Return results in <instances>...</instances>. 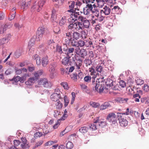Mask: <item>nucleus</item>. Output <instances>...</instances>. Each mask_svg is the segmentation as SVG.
I'll return each instance as SVG.
<instances>
[{
  "mask_svg": "<svg viewBox=\"0 0 149 149\" xmlns=\"http://www.w3.org/2000/svg\"><path fill=\"white\" fill-rule=\"evenodd\" d=\"M89 71L91 72V75L94 74V77H92V85L93 88H95V90L101 93L104 90V87L102 85L100 86V82L99 80L97 79L95 81V78L96 77L95 75H96L97 73L95 72V70L92 68H89Z\"/></svg>",
  "mask_w": 149,
  "mask_h": 149,
  "instance_id": "nucleus-1",
  "label": "nucleus"
},
{
  "mask_svg": "<svg viewBox=\"0 0 149 149\" xmlns=\"http://www.w3.org/2000/svg\"><path fill=\"white\" fill-rule=\"evenodd\" d=\"M95 1L98 3L100 1V0H84L83 2L86 3V6L83 8L84 14L85 15H88L90 14L91 12H94L93 7H95L96 6L93 3Z\"/></svg>",
  "mask_w": 149,
  "mask_h": 149,
  "instance_id": "nucleus-2",
  "label": "nucleus"
},
{
  "mask_svg": "<svg viewBox=\"0 0 149 149\" xmlns=\"http://www.w3.org/2000/svg\"><path fill=\"white\" fill-rule=\"evenodd\" d=\"M46 0H42L39 1L38 3L35 2L31 8V11L33 12L36 11L39 12L42 9V8L44 5Z\"/></svg>",
  "mask_w": 149,
  "mask_h": 149,
  "instance_id": "nucleus-3",
  "label": "nucleus"
},
{
  "mask_svg": "<svg viewBox=\"0 0 149 149\" xmlns=\"http://www.w3.org/2000/svg\"><path fill=\"white\" fill-rule=\"evenodd\" d=\"M56 66L57 64L55 62L50 63L49 65L48 71L49 73L50 77L52 79L54 77Z\"/></svg>",
  "mask_w": 149,
  "mask_h": 149,
  "instance_id": "nucleus-4",
  "label": "nucleus"
},
{
  "mask_svg": "<svg viewBox=\"0 0 149 149\" xmlns=\"http://www.w3.org/2000/svg\"><path fill=\"white\" fill-rule=\"evenodd\" d=\"M38 84L40 86H43L44 87L47 88H50L52 86L50 82H49L47 79L45 78L41 79L38 81Z\"/></svg>",
  "mask_w": 149,
  "mask_h": 149,
  "instance_id": "nucleus-5",
  "label": "nucleus"
},
{
  "mask_svg": "<svg viewBox=\"0 0 149 149\" xmlns=\"http://www.w3.org/2000/svg\"><path fill=\"white\" fill-rule=\"evenodd\" d=\"M107 120L113 124H115L117 123V118L115 113L111 112L109 113L107 116Z\"/></svg>",
  "mask_w": 149,
  "mask_h": 149,
  "instance_id": "nucleus-6",
  "label": "nucleus"
},
{
  "mask_svg": "<svg viewBox=\"0 0 149 149\" xmlns=\"http://www.w3.org/2000/svg\"><path fill=\"white\" fill-rule=\"evenodd\" d=\"M68 4L70 10H67L66 12V13L68 14V13H70L71 12L76 11V10H79L78 7H76L75 2L74 1H69L68 2Z\"/></svg>",
  "mask_w": 149,
  "mask_h": 149,
  "instance_id": "nucleus-7",
  "label": "nucleus"
},
{
  "mask_svg": "<svg viewBox=\"0 0 149 149\" xmlns=\"http://www.w3.org/2000/svg\"><path fill=\"white\" fill-rule=\"evenodd\" d=\"M69 27L72 29L73 30L74 29L77 31L80 29H83L82 23L79 22H72V23H70L69 25Z\"/></svg>",
  "mask_w": 149,
  "mask_h": 149,
  "instance_id": "nucleus-8",
  "label": "nucleus"
},
{
  "mask_svg": "<svg viewBox=\"0 0 149 149\" xmlns=\"http://www.w3.org/2000/svg\"><path fill=\"white\" fill-rule=\"evenodd\" d=\"M117 114L119 123L120 126L123 127H125L127 126L128 122L126 119L122 118L121 113H118Z\"/></svg>",
  "mask_w": 149,
  "mask_h": 149,
  "instance_id": "nucleus-9",
  "label": "nucleus"
},
{
  "mask_svg": "<svg viewBox=\"0 0 149 149\" xmlns=\"http://www.w3.org/2000/svg\"><path fill=\"white\" fill-rule=\"evenodd\" d=\"M111 10L109 6H105L101 10L100 14L102 15H108L110 14Z\"/></svg>",
  "mask_w": 149,
  "mask_h": 149,
  "instance_id": "nucleus-10",
  "label": "nucleus"
},
{
  "mask_svg": "<svg viewBox=\"0 0 149 149\" xmlns=\"http://www.w3.org/2000/svg\"><path fill=\"white\" fill-rule=\"evenodd\" d=\"M75 51L77 54L82 58H84L87 55L86 51L84 49H80L79 48H77L75 49Z\"/></svg>",
  "mask_w": 149,
  "mask_h": 149,
  "instance_id": "nucleus-11",
  "label": "nucleus"
},
{
  "mask_svg": "<svg viewBox=\"0 0 149 149\" xmlns=\"http://www.w3.org/2000/svg\"><path fill=\"white\" fill-rule=\"evenodd\" d=\"M51 100L54 102H57L60 99H61V97L60 93H54L50 96Z\"/></svg>",
  "mask_w": 149,
  "mask_h": 149,
  "instance_id": "nucleus-12",
  "label": "nucleus"
},
{
  "mask_svg": "<svg viewBox=\"0 0 149 149\" xmlns=\"http://www.w3.org/2000/svg\"><path fill=\"white\" fill-rule=\"evenodd\" d=\"M22 143L21 146L22 149H28L29 146L28 145V143L27 142L26 138L24 137L21 139Z\"/></svg>",
  "mask_w": 149,
  "mask_h": 149,
  "instance_id": "nucleus-13",
  "label": "nucleus"
},
{
  "mask_svg": "<svg viewBox=\"0 0 149 149\" xmlns=\"http://www.w3.org/2000/svg\"><path fill=\"white\" fill-rule=\"evenodd\" d=\"M74 32V30L71 28L69 27V25L68 26V29L65 32V36L69 37L70 39L72 38V36Z\"/></svg>",
  "mask_w": 149,
  "mask_h": 149,
  "instance_id": "nucleus-14",
  "label": "nucleus"
},
{
  "mask_svg": "<svg viewBox=\"0 0 149 149\" xmlns=\"http://www.w3.org/2000/svg\"><path fill=\"white\" fill-rule=\"evenodd\" d=\"M68 17L66 16H64L60 20L59 22V25L60 26L63 28L67 26L66 21L68 19Z\"/></svg>",
  "mask_w": 149,
  "mask_h": 149,
  "instance_id": "nucleus-15",
  "label": "nucleus"
},
{
  "mask_svg": "<svg viewBox=\"0 0 149 149\" xmlns=\"http://www.w3.org/2000/svg\"><path fill=\"white\" fill-rule=\"evenodd\" d=\"M11 38V35L8 34L6 35L5 38L0 39V45H2L8 42Z\"/></svg>",
  "mask_w": 149,
  "mask_h": 149,
  "instance_id": "nucleus-16",
  "label": "nucleus"
},
{
  "mask_svg": "<svg viewBox=\"0 0 149 149\" xmlns=\"http://www.w3.org/2000/svg\"><path fill=\"white\" fill-rule=\"evenodd\" d=\"M122 11L121 9L118 6H114L113 8L111 9V13L113 14H121Z\"/></svg>",
  "mask_w": 149,
  "mask_h": 149,
  "instance_id": "nucleus-17",
  "label": "nucleus"
},
{
  "mask_svg": "<svg viewBox=\"0 0 149 149\" xmlns=\"http://www.w3.org/2000/svg\"><path fill=\"white\" fill-rule=\"evenodd\" d=\"M95 123H97L98 126L103 127L106 125V122L103 120H100L99 117H97Z\"/></svg>",
  "mask_w": 149,
  "mask_h": 149,
  "instance_id": "nucleus-18",
  "label": "nucleus"
},
{
  "mask_svg": "<svg viewBox=\"0 0 149 149\" xmlns=\"http://www.w3.org/2000/svg\"><path fill=\"white\" fill-rule=\"evenodd\" d=\"M74 12H71V14H70V19L71 20L74 22L78 20L79 15H78L76 13H74Z\"/></svg>",
  "mask_w": 149,
  "mask_h": 149,
  "instance_id": "nucleus-19",
  "label": "nucleus"
},
{
  "mask_svg": "<svg viewBox=\"0 0 149 149\" xmlns=\"http://www.w3.org/2000/svg\"><path fill=\"white\" fill-rule=\"evenodd\" d=\"M70 58V56L64 57L62 60V64L65 65H71L70 62L69 61V58Z\"/></svg>",
  "mask_w": 149,
  "mask_h": 149,
  "instance_id": "nucleus-20",
  "label": "nucleus"
},
{
  "mask_svg": "<svg viewBox=\"0 0 149 149\" xmlns=\"http://www.w3.org/2000/svg\"><path fill=\"white\" fill-rule=\"evenodd\" d=\"M96 120H95L93 123L90 124L89 125V129L91 130L94 131L96 130L98 127L97 123H95Z\"/></svg>",
  "mask_w": 149,
  "mask_h": 149,
  "instance_id": "nucleus-21",
  "label": "nucleus"
},
{
  "mask_svg": "<svg viewBox=\"0 0 149 149\" xmlns=\"http://www.w3.org/2000/svg\"><path fill=\"white\" fill-rule=\"evenodd\" d=\"M37 80L36 78L32 77L29 78V80L25 82V84L27 85H31L33 84Z\"/></svg>",
  "mask_w": 149,
  "mask_h": 149,
  "instance_id": "nucleus-22",
  "label": "nucleus"
},
{
  "mask_svg": "<svg viewBox=\"0 0 149 149\" xmlns=\"http://www.w3.org/2000/svg\"><path fill=\"white\" fill-rule=\"evenodd\" d=\"M31 2L30 1H27V2H23L22 4L21 8L23 9V10L27 9L28 7L30 5Z\"/></svg>",
  "mask_w": 149,
  "mask_h": 149,
  "instance_id": "nucleus-23",
  "label": "nucleus"
},
{
  "mask_svg": "<svg viewBox=\"0 0 149 149\" xmlns=\"http://www.w3.org/2000/svg\"><path fill=\"white\" fill-rule=\"evenodd\" d=\"M49 60L47 56L44 57L42 60V63L43 67H45L48 63Z\"/></svg>",
  "mask_w": 149,
  "mask_h": 149,
  "instance_id": "nucleus-24",
  "label": "nucleus"
},
{
  "mask_svg": "<svg viewBox=\"0 0 149 149\" xmlns=\"http://www.w3.org/2000/svg\"><path fill=\"white\" fill-rule=\"evenodd\" d=\"M90 25V23L89 21L87 19H86L84 22L82 23L83 29H84V28H88Z\"/></svg>",
  "mask_w": 149,
  "mask_h": 149,
  "instance_id": "nucleus-25",
  "label": "nucleus"
},
{
  "mask_svg": "<svg viewBox=\"0 0 149 149\" xmlns=\"http://www.w3.org/2000/svg\"><path fill=\"white\" fill-rule=\"evenodd\" d=\"M115 82L113 81L112 79H108L106 82V85L107 87H109V88L113 86L114 83Z\"/></svg>",
  "mask_w": 149,
  "mask_h": 149,
  "instance_id": "nucleus-26",
  "label": "nucleus"
},
{
  "mask_svg": "<svg viewBox=\"0 0 149 149\" xmlns=\"http://www.w3.org/2000/svg\"><path fill=\"white\" fill-rule=\"evenodd\" d=\"M33 58L36 60V64L37 65H40L41 64V60L40 57L37 54H35L33 56Z\"/></svg>",
  "mask_w": 149,
  "mask_h": 149,
  "instance_id": "nucleus-27",
  "label": "nucleus"
},
{
  "mask_svg": "<svg viewBox=\"0 0 149 149\" xmlns=\"http://www.w3.org/2000/svg\"><path fill=\"white\" fill-rule=\"evenodd\" d=\"M85 46L86 47H92L93 48H95V46H93L92 42L90 40H85Z\"/></svg>",
  "mask_w": 149,
  "mask_h": 149,
  "instance_id": "nucleus-28",
  "label": "nucleus"
},
{
  "mask_svg": "<svg viewBox=\"0 0 149 149\" xmlns=\"http://www.w3.org/2000/svg\"><path fill=\"white\" fill-rule=\"evenodd\" d=\"M110 104L108 102H105L102 104L101 105L100 107V109L101 110H103L106 109L107 108L109 107Z\"/></svg>",
  "mask_w": 149,
  "mask_h": 149,
  "instance_id": "nucleus-29",
  "label": "nucleus"
},
{
  "mask_svg": "<svg viewBox=\"0 0 149 149\" xmlns=\"http://www.w3.org/2000/svg\"><path fill=\"white\" fill-rule=\"evenodd\" d=\"M43 73V70H40L38 71L35 72L34 74V75L36 78L37 79H38L39 77L41 76Z\"/></svg>",
  "mask_w": 149,
  "mask_h": 149,
  "instance_id": "nucleus-30",
  "label": "nucleus"
},
{
  "mask_svg": "<svg viewBox=\"0 0 149 149\" xmlns=\"http://www.w3.org/2000/svg\"><path fill=\"white\" fill-rule=\"evenodd\" d=\"M22 49H19L17 50L14 54V57L15 58H18L21 55Z\"/></svg>",
  "mask_w": 149,
  "mask_h": 149,
  "instance_id": "nucleus-31",
  "label": "nucleus"
},
{
  "mask_svg": "<svg viewBox=\"0 0 149 149\" xmlns=\"http://www.w3.org/2000/svg\"><path fill=\"white\" fill-rule=\"evenodd\" d=\"M72 36L73 39L77 40L79 38L80 36V34L77 32H74Z\"/></svg>",
  "mask_w": 149,
  "mask_h": 149,
  "instance_id": "nucleus-32",
  "label": "nucleus"
},
{
  "mask_svg": "<svg viewBox=\"0 0 149 149\" xmlns=\"http://www.w3.org/2000/svg\"><path fill=\"white\" fill-rule=\"evenodd\" d=\"M45 31V28L44 26L39 27L37 30V32L38 33L43 35Z\"/></svg>",
  "mask_w": 149,
  "mask_h": 149,
  "instance_id": "nucleus-33",
  "label": "nucleus"
},
{
  "mask_svg": "<svg viewBox=\"0 0 149 149\" xmlns=\"http://www.w3.org/2000/svg\"><path fill=\"white\" fill-rule=\"evenodd\" d=\"M56 18V11L53 9L52 11V14L51 20L53 21H55Z\"/></svg>",
  "mask_w": 149,
  "mask_h": 149,
  "instance_id": "nucleus-34",
  "label": "nucleus"
},
{
  "mask_svg": "<svg viewBox=\"0 0 149 149\" xmlns=\"http://www.w3.org/2000/svg\"><path fill=\"white\" fill-rule=\"evenodd\" d=\"M72 40V39H70L69 37L65 36L64 39V42L66 45H69L70 42H71Z\"/></svg>",
  "mask_w": 149,
  "mask_h": 149,
  "instance_id": "nucleus-35",
  "label": "nucleus"
},
{
  "mask_svg": "<svg viewBox=\"0 0 149 149\" xmlns=\"http://www.w3.org/2000/svg\"><path fill=\"white\" fill-rule=\"evenodd\" d=\"M88 128L86 127H81L79 129V131L82 134H85L88 131Z\"/></svg>",
  "mask_w": 149,
  "mask_h": 149,
  "instance_id": "nucleus-36",
  "label": "nucleus"
},
{
  "mask_svg": "<svg viewBox=\"0 0 149 149\" xmlns=\"http://www.w3.org/2000/svg\"><path fill=\"white\" fill-rule=\"evenodd\" d=\"M43 35L40 34L36 33V35L35 36L36 40L37 41H39L42 40V37Z\"/></svg>",
  "mask_w": 149,
  "mask_h": 149,
  "instance_id": "nucleus-37",
  "label": "nucleus"
},
{
  "mask_svg": "<svg viewBox=\"0 0 149 149\" xmlns=\"http://www.w3.org/2000/svg\"><path fill=\"white\" fill-rule=\"evenodd\" d=\"M66 146L67 149H71L73 147V145L72 142L68 141L66 143Z\"/></svg>",
  "mask_w": 149,
  "mask_h": 149,
  "instance_id": "nucleus-38",
  "label": "nucleus"
},
{
  "mask_svg": "<svg viewBox=\"0 0 149 149\" xmlns=\"http://www.w3.org/2000/svg\"><path fill=\"white\" fill-rule=\"evenodd\" d=\"M133 97L134 99V100L136 102H139V99L141 98V96L139 94L134 95Z\"/></svg>",
  "mask_w": 149,
  "mask_h": 149,
  "instance_id": "nucleus-39",
  "label": "nucleus"
},
{
  "mask_svg": "<svg viewBox=\"0 0 149 149\" xmlns=\"http://www.w3.org/2000/svg\"><path fill=\"white\" fill-rule=\"evenodd\" d=\"M16 13V12L15 11H14L13 13H11V14L8 17V19L9 20L11 21L14 19Z\"/></svg>",
  "mask_w": 149,
  "mask_h": 149,
  "instance_id": "nucleus-40",
  "label": "nucleus"
},
{
  "mask_svg": "<svg viewBox=\"0 0 149 149\" xmlns=\"http://www.w3.org/2000/svg\"><path fill=\"white\" fill-rule=\"evenodd\" d=\"M90 105L94 108H97L100 106L99 103L94 102H90Z\"/></svg>",
  "mask_w": 149,
  "mask_h": 149,
  "instance_id": "nucleus-41",
  "label": "nucleus"
},
{
  "mask_svg": "<svg viewBox=\"0 0 149 149\" xmlns=\"http://www.w3.org/2000/svg\"><path fill=\"white\" fill-rule=\"evenodd\" d=\"M84 63L86 66L90 65L92 63V61L91 60L88 58H86L84 60Z\"/></svg>",
  "mask_w": 149,
  "mask_h": 149,
  "instance_id": "nucleus-42",
  "label": "nucleus"
},
{
  "mask_svg": "<svg viewBox=\"0 0 149 149\" xmlns=\"http://www.w3.org/2000/svg\"><path fill=\"white\" fill-rule=\"evenodd\" d=\"M78 41H76L73 39L71 42V44L72 46L78 47Z\"/></svg>",
  "mask_w": 149,
  "mask_h": 149,
  "instance_id": "nucleus-43",
  "label": "nucleus"
},
{
  "mask_svg": "<svg viewBox=\"0 0 149 149\" xmlns=\"http://www.w3.org/2000/svg\"><path fill=\"white\" fill-rule=\"evenodd\" d=\"M74 51V49L73 48H70L68 49V51L67 54V55L68 56H71L70 54L72 53Z\"/></svg>",
  "mask_w": 149,
  "mask_h": 149,
  "instance_id": "nucleus-44",
  "label": "nucleus"
},
{
  "mask_svg": "<svg viewBox=\"0 0 149 149\" xmlns=\"http://www.w3.org/2000/svg\"><path fill=\"white\" fill-rule=\"evenodd\" d=\"M53 2H57V3H55V6L56 8H58L60 6L62 3V1H61V2L60 3L59 1L58 0H52Z\"/></svg>",
  "mask_w": 149,
  "mask_h": 149,
  "instance_id": "nucleus-45",
  "label": "nucleus"
},
{
  "mask_svg": "<svg viewBox=\"0 0 149 149\" xmlns=\"http://www.w3.org/2000/svg\"><path fill=\"white\" fill-rule=\"evenodd\" d=\"M102 67L100 65H98L96 68V70L97 72L101 73L103 70Z\"/></svg>",
  "mask_w": 149,
  "mask_h": 149,
  "instance_id": "nucleus-46",
  "label": "nucleus"
},
{
  "mask_svg": "<svg viewBox=\"0 0 149 149\" xmlns=\"http://www.w3.org/2000/svg\"><path fill=\"white\" fill-rule=\"evenodd\" d=\"M64 105L65 107H66L69 103V100L68 97L66 96L64 97Z\"/></svg>",
  "mask_w": 149,
  "mask_h": 149,
  "instance_id": "nucleus-47",
  "label": "nucleus"
},
{
  "mask_svg": "<svg viewBox=\"0 0 149 149\" xmlns=\"http://www.w3.org/2000/svg\"><path fill=\"white\" fill-rule=\"evenodd\" d=\"M91 20L92 21L91 23L93 24H98L97 21L96 20L95 17L93 15H92L91 16Z\"/></svg>",
  "mask_w": 149,
  "mask_h": 149,
  "instance_id": "nucleus-48",
  "label": "nucleus"
},
{
  "mask_svg": "<svg viewBox=\"0 0 149 149\" xmlns=\"http://www.w3.org/2000/svg\"><path fill=\"white\" fill-rule=\"evenodd\" d=\"M103 16V15H101L97 17H95L96 20H97L98 23L99 22H101L103 20L104 18Z\"/></svg>",
  "mask_w": 149,
  "mask_h": 149,
  "instance_id": "nucleus-49",
  "label": "nucleus"
},
{
  "mask_svg": "<svg viewBox=\"0 0 149 149\" xmlns=\"http://www.w3.org/2000/svg\"><path fill=\"white\" fill-rule=\"evenodd\" d=\"M35 36H33L32 38L30 40L29 42V45L32 46L34 43L35 41Z\"/></svg>",
  "mask_w": 149,
  "mask_h": 149,
  "instance_id": "nucleus-50",
  "label": "nucleus"
},
{
  "mask_svg": "<svg viewBox=\"0 0 149 149\" xmlns=\"http://www.w3.org/2000/svg\"><path fill=\"white\" fill-rule=\"evenodd\" d=\"M56 108L58 109H61L63 107V104L60 101L58 102L56 104Z\"/></svg>",
  "mask_w": 149,
  "mask_h": 149,
  "instance_id": "nucleus-51",
  "label": "nucleus"
},
{
  "mask_svg": "<svg viewBox=\"0 0 149 149\" xmlns=\"http://www.w3.org/2000/svg\"><path fill=\"white\" fill-rule=\"evenodd\" d=\"M91 77L89 76H86L84 79L85 81L87 83H89L91 82Z\"/></svg>",
  "mask_w": 149,
  "mask_h": 149,
  "instance_id": "nucleus-52",
  "label": "nucleus"
},
{
  "mask_svg": "<svg viewBox=\"0 0 149 149\" xmlns=\"http://www.w3.org/2000/svg\"><path fill=\"white\" fill-rule=\"evenodd\" d=\"M56 51L58 52L60 54H61L63 53V52L62 50L61 47L60 46L57 45L56 46Z\"/></svg>",
  "mask_w": 149,
  "mask_h": 149,
  "instance_id": "nucleus-53",
  "label": "nucleus"
},
{
  "mask_svg": "<svg viewBox=\"0 0 149 149\" xmlns=\"http://www.w3.org/2000/svg\"><path fill=\"white\" fill-rule=\"evenodd\" d=\"M119 85L122 88H124L126 86V84L125 82L123 80H120L119 82Z\"/></svg>",
  "mask_w": 149,
  "mask_h": 149,
  "instance_id": "nucleus-54",
  "label": "nucleus"
},
{
  "mask_svg": "<svg viewBox=\"0 0 149 149\" xmlns=\"http://www.w3.org/2000/svg\"><path fill=\"white\" fill-rule=\"evenodd\" d=\"M61 85L65 89L68 90L69 88L68 84L66 82H62L61 83Z\"/></svg>",
  "mask_w": 149,
  "mask_h": 149,
  "instance_id": "nucleus-55",
  "label": "nucleus"
},
{
  "mask_svg": "<svg viewBox=\"0 0 149 149\" xmlns=\"http://www.w3.org/2000/svg\"><path fill=\"white\" fill-rule=\"evenodd\" d=\"M13 24H12L8 23L5 24L3 25V26L6 30L7 29L11 28L13 26Z\"/></svg>",
  "mask_w": 149,
  "mask_h": 149,
  "instance_id": "nucleus-56",
  "label": "nucleus"
},
{
  "mask_svg": "<svg viewBox=\"0 0 149 149\" xmlns=\"http://www.w3.org/2000/svg\"><path fill=\"white\" fill-rule=\"evenodd\" d=\"M85 40H80L78 41V47H83L84 46H85Z\"/></svg>",
  "mask_w": 149,
  "mask_h": 149,
  "instance_id": "nucleus-57",
  "label": "nucleus"
},
{
  "mask_svg": "<svg viewBox=\"0 0 149 149\" xmlns=\"http://www.w3.org/2000/svg\"><path fill=\"white\" fill-rule=\"evenodd\" d=\"M86 19L85 17H84L83 16H82L79 15L78 20L81 21L80 22H81V23H82Z\"/></svg>",
  "mask_w": 149,
  "mask_h": 149,
  "instance_id": "nucleus-58",
  "label": "nucleus"
},
{
  "mask_svg": "<svg viewBox=\"0 0 149 149\" xmlns=\"http://www.w3.org/2000/svg\"><path fill=\"white\" fill-rule=\"evenodd\" d=\"M136 83L138 85H141L144 83V81L140 79H137L136 81Z\"/></svg>",
  "mask_w": 149,
  "mask_h": 149,
  "instance_id": "nucleus-59",
  "label": "nucleus"
},
{
  "mask_svg": "<svg viewBox=\"0 0 149 149\" xmlns=\"http://www.w3.org/2000/svg\"><path fill=\"white\" fill-rule=\"evenodd\" d=\"M54 32L55 33L58 34L60 33V30L58 26H56L54 29Z\"/></svg>",
  "mask_w": 149,
  "mask_h": 149,
  "instance_id": "nucleus-60",
  "label": "nucleus"
},
{
  "mask_svg": "<svg viewBox=\"0 0 149 149\" xmlns=\"http://www.w3.org/2000/svg\"><path fill=\"white\" fill-rule=\"evenodd\" d=\"M6 30V29L3 25H2L0 28V35L3 34Z\"/></svg>",
  "mask_w": 149,
  "mask_h": 149,
  "instance_id": "nucleus-61",
  "label": "nucleus"
},
{
  "mask_svg": "<svg viewBox=\"0 0 149 149\" xmlns=\"http://www.w3.org/2000/svg\"><path fill=\"white\" fill-rule=\"evenodd\" d=\"M14 146H15L16 147L17 146H19L20 143V142L18 140H15L13 141Z\"/></svg>",
  "mask_w": 149,
  "mask_h": 149,
  "instance_id": "nucleus-62",
  "label": "nucleus"
},
{
  "mask_svg": "<svg viewBox=\"0 0 149 149\" xmlns=\"http://www.w3.org/2000/svg\"><path fill=\"white\" fill-rule=\"evenodd\" d=\"M60 113V112H59L57 110H54V116L56 118H58V116L59 115Z\"/></svg>",
  "mask_w": 149,
  "mask_h": 149,
  "instance_id": "nucleus-63",
  "label": "nucleus"
},
{
  "mask_svg": "<svg viewBox=\"0 0 149 149\" xmlns=\"http://www.w3.org/2000/svg\"><path fill=\"white\" fill-rule=\"evenodd\" d=\"M143 90L146 92H148L149 91V86L147 84H145L143 87Z\"/></svg>",
  "mask_w": 149,
  "mask_h": 149,
  "instance_id": "nucleus-64",
  "label": "nucleus"
}]
</instances>
